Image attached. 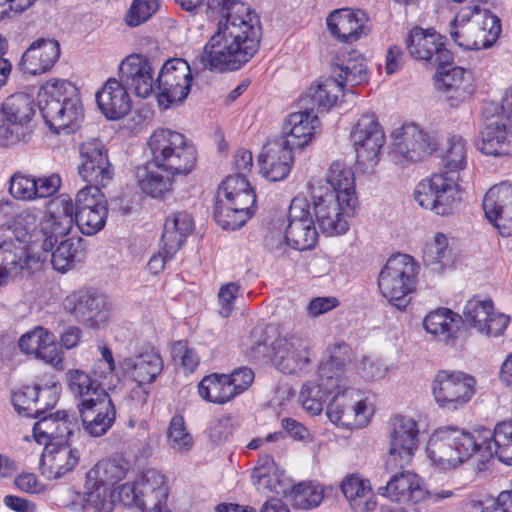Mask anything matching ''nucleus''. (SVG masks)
<instances>
[{"mask_svg": "<svg viewBox=\"0 0 512 512\" xmlns=\"http://www.w3.org/2000/svg\"><path fill=\"white\" fill-rule=\"evenodd\" d=\"M232 12L220 16L217 31L197 57L203 69L225 72L245 65L257 52L261 39L257 15L245 3H235Z\"/></svg>", "mask_w": 512, "mask_h": 512, "instance_id": "obj_1", "label": "nucleus"}, {"mask_svg": "<svg viewBox=\"0 0 512 512\" xmlns=\"http://www.w3.org/2000/svg\"><path fill=\"white\" fill-rule=\"evenodd\" d=\"M70 204L65 200H53L47 212L26 209L16 214L13 202H0V227L12 230L15 237L10 240L15 246H40L44 251L51 250V234L63 233L70 225L67 213Z\"/></svg>", "mask_w": 512, "mask_h": 512, "instance_id": "obj_2", "label": "nucleus"}, {"mask_svg": "<svg viewBox=\"0 0 512 512\" xmlns=\"http://www.w3.org/2000/svg\"><path fill=\"white\" fill-rule=\"evenodd\" d=\"M38 106L46 125L57 134L75 132L84 119L80 98L67 80L47 81L38 93Z\"/></svg>", "mask_w": 512, "mask_h": 512, "instance_id": "obj_3", "label": "nucleus"}, {"mask_svg": "<svg viewBox=\"0 0 512 512\" xmlns=\"http://www.w3.org/2000/svg\"><path fill=\"white\" fill-rule=\"evenodd\" d=\"M256 195L248 180L241 175H230L216 193L214 218L223 229L242 227L254 214Z\"/></svg>", "mask_w": 512, "mask_h": 512, "instance_id": "obj_4", "label": "nucleus"}, {"mask_svg": "<svg viewBox=\"0 0 512 512\" xmlns=\"http://www.w3.org/2000/svg\"><path fill=\"white\" fill-rule=\"evenodd\" d=\"M152 163L171 175H188L196 167L197 150L192 141L180 132L159 128L148 140Z\"/></svg>", "mask_w": 512, "mask_h": 512, "instance_id": "obj_5", "label": "nucleus"}, {"mask_svg": "<svg viewBox=\"0 0 512 512\" xmlns=\"http://www.w3.org/2000/svg\"><path fill=\"white\" fill-rule=\"evenodd\" d=\"M55 200H65L70 204L67 218H70V225L63 233L51 234V248L61 238L66 237L72 230L74 224L77 225L79 231L86 235L92 236L101 231L108 215L107 201L101 189L97 187H84L80 189L76 195V203L74 204L69 196L61 195Z\"/></svg>", "mask_w": 512, "mask_h": 512, "instance_id": "obj_6", "label": "nucleus"}, {"mask_svg": "<svg viewBox=\"0 0 512 512\" xmlns=\"http://www.w3.org/2000/svg\"><path fill=\"white\" fill-rule=\"evenodd\" d=\"M500 33V19L487 10L473 12L470 8L462 9L450 23L452 40L467 50L491 47Z\"/></svg>", "mask_w": 512, "mask_h": 512, "instance_id": "obj_7", "label": "nucleus"}, {"mask_svg": "<svg viewBox=\"0 0 512 512\" xmlns=\"http://www.w3.org/2000/svg\"><path fill=\"white\" fill-rule=\"evenodd\" d=\"M418 265L408 254H396L387 260L378 276L380 293L393 306L404 310L409 294L415 289Z\"/></svg>", "mask_w": 512, "mask_h": 512, "instance_id": "obj_8", "label": "nucleus"}, {"mask_svg": "<svg viewBox=\"0 0 512 512\" xmlns=\"http://www.w3.org/2000/svg\"><path fill=\"white\" fill-rule=\"evenodd\" d=\"M458 180V177L454 178L447 173H434L417 184L414 199L422 208L437 215H452L462 201Z\"/></svg>", "mask_w": 512, "mask_h": 512, "instance_id": "obj_9", "label": "nucleus"}, {"mask_svg": "<svg viewBox=\"0 0 512 512\" xmlns=\"http://www.w3.org/2000/svg\"><path fill=\"white\" fill-rule=\"evenodd\" d=\"M431 388L435 402L441 409L456 411L467 405L475 395L476 380L464 372L440 370Z\"/></svg>", "mask_w": 512, "mask_h": 512, "instance_id": "obj_10", "label": "nucleus"}, {"mask_svg": "<svg viewBox=\"0 0 512 512\" xmlns=\"http://www.w3.org/2000/svg\"><path fill=\"white\" fill-rule=\"evenodd\" d=\"M351 141L356 152V165L364 173L373 172L385 143L383 129L375 114L362 115L351 131Z\"/></svg>", "mask_w": 512, "mask_h": 512, "instance_id": "obj_11", "label": "nucleus"}, {"mask_svg": "<svg viewBox=\"0 0 512 512\" xmlns=\"http://www.w3.org/2000/svg\"><path fill=\"white\" fill-rule=\"evenodd\" d=\"M33 114V104L26 95L8 97L0 105V146H10L25 140Z\"/></svg>", "mask_w": 512, "mask_h": 512, "instance_id": "obj_12", "label": "nucleus"}, {"mask_svg": "<svg viewBox=\"0 0 512 512\" xmlns=\"http://www.w3.org/2000/svg\"><path fill=\"white\" fill-rule=\"evenodd\" d=\"M191 69L186 60L173 58L167 60L156 80L157 99L160 106L167 109L182 103L191 87Z\"/></svg>", "mask_w": 512, "mask_h": 512, "instance_id": "obj_13", "label": "nucleus"}, {"mask_svg": "<svg viewBox=\"0 0 512 512\" xmlns=\"http://www.w3.org/2000/svg\"><path fill=\"white\" fill-rule=\"evenodd\" d=\"M62 306L78 322L93 329L105 324L110 317L108 298L91 290L81 289L70 293L64 298Z\"/></svg>", "mask_w": 512, "mask_h": 512, "instance_id": "obj_14", "label": "nucleus"}, {"mask_svg": "<svg viewBox=\"0 0 512 512\" xmlns=\"http://www.w3.org/2000/svg\"><path fill=\"white\" fill-rule=\"evenodd\" d=\"M409 55L427 65H450L453 55L446 48L445 38L434 29L413 28L406 39Z\"/></svg>", "mask_w": 512, "mask_h": 512, "instance_id": "obj_15", "label": "nucleus"}, {"mask_svg": "<svg viewBox=\"0 0 512 512\" xmlns=\"http://www.w3.org/2000/svg\"><path fill=\"white\" fill-rule=\"evenodd\" d=\"M80 164L78 174L87 187H106L113 179V167L108 159L104 144L98 139H90L79 149Z\"/></svg>", "mask_w": 512, "mask_h": 512, "instance_id": "obj_16", "label": "nucleus"}, {"mask_svg": "<svg viewBox=\"0 0 512 512\" xmlns=\"http://www.w3.org/2000/svg\"><path fill=\"white\" fill-rule=\"evenodd\" d=\"M346 197L335 192L314 195V212L318 226L326 236L344 234L348 230L347 218L354 214L357 203L346 209Z\"/></svg>", "mask_w": 512, "mask_h": 512, "instance_id": "obj_17", "label": "nucleus"}, {"mask_svg": "<svg viewBox=\"0 0 512 512\" xmlns=\"http://www.w3.org/2000/svg\"><path fill=\"white\" fill-rule=\"evenodd\" d=\"M287 219L286 243L300 251L313 248L317 242V231L306 199L294 198L291 201Z\"/></svg>", "mask_w": 512, "mask_h": 512, "instance_id": "obj_18", "label": "nucleus"}, {"mask_svg": "<svg viewBox=\"0 0 512 512\" xmlns=\"http://www.w3.org/2000/svg\"><path fill=\"white\" fill-rule=\"evenodd\" d=\"M272 362L284 374H299L311 366L308 343L299 336L280 337L272 344Z\"/></svg>", "mask_w": 512, "mask_h": 512, "instance_id": "obj_19", "label": "nucleus"}, {"mask_svg": "<svg viewBox=\"0 0 512 512\" xmlns=\"http://www.w3.org/2000/svg\"><path fill=\"white\" fill-rule=\"evenodd\" d=\"M331 73L346 92L368 84L370 71L365 57L354 49L343 48L334 53L331 59Z\"/></svg>", "mask_w": 512, "mask_h": 512, "instance_id": "obj_20", "label": "nucleus"}, {"mask_svg": "<svg viewBox=\"0 0 512 512\" xmlns=\"http://www.w3.org/2000/svg\"><path fill=\"white\" fill-rule=\"evenodd\" d=\"M80 240L75 243L72 239L61 237L49 251H44L40 246L32 249L31 246H16V248H23L25 255L23 259H27V265L22 267L21 272L24 270L31 271L36 269L41 262L50 257L53 268L59 272H66L71 269L76 261L79 253Z\"/></svg>", "mask_w": 512, "mask_h": 512, "instance_id": "obj_21", "label": "nucleus"}, {"mask_svg": "<svg viewBox=\"0 0 512 512\" xmlns=\"http://www.w3.org/2000/svg\"><path fill=\"white\" fill-rule=\"evenodd\" d=\"M447 65L437 66L434 75L435 89L441 92L453 107L467 101L474 93L472 73L462 67L445 69Z\"/></svg>", "mask_w": 512, "mask_h": 512, "instance_id": "obj_22", "label": "nucleus"}, {"mask_svg": "<svg viewBox=\"0 0 512 512\" xmlns=\"http://www.w3.org/2000/svg\"><path fill=\"white\" fill-rule=\"evenodd\" d=\"M464 318L468 325L487 336L497 337L507 328L510 318L494 311L490 299L474 297L464 307Z\"/></svg>", "mask_w": 512, "mask_h": 512, "instance_id": "obj_23", "label": "nucleus"}, {"mask_svg": "<svg viewBox=\"0 0 512 512\" xmlns=\"http://www.w3.org/2000/svg\"><path fill=\"white\" fill-rule=\"evenodd\" d=\"M487 220L503 236L512 234V184L501 183L485 194L482 202Z\"/></svg>", "mask_w": 512, "mask_h": 512, "instance_id": "obj_24", "label": "nucleus"}, {"mask_svg": "<svg viewBox=\"0 0 512 512\" xmlns=\"http://www.w3.org/2000/svg\"><path fill=\"white\" fill-rule=\"evenodd\" d=\"M393 151L408 161H419L437 148L434 138L415 124H406L392 132Z\"/></svg>", "mask_w": 512, "mask_h": 512, "instance_id": "obj_25", "label": "nucleus"}, {"mask_svg": "<svg viewBox=\"0 0 512 512\" xmlns=\"http://www.w3.org/2000/svg\"><path fill=\"white\" fill-rule=\"evenodd\" d=\"M119 81L141 98L150 96L156 84L151 63L138 54H131L121 62Z\"/></svg>", "mask_w": 512, "mask_h": 512, "instance_id": "obj_26", "label": "nucleus"}, {"mask_svg": "<svg viewBox=\"0 0 512 512\" xmlns=\"http://www.w3.org/2000/svg\"><path fill=\"white\" fill-rule=\"evenodd\" d=\"M129 469V463L122 457L99 461L87 473V484L93 488V491L89 492V500H98L102 496H107L111 487L122 480Z\"/></svg>", "mask_w": 512, "mask_h": 512, "instance_id": "obj_27", "label": "nucleus"}, {"mask_svg": "<svg viewBox=\"0 0 512 512\" xmlns=\"http://www.w3.org/2000/svg\"><path fill=\"white\" fill-rule=\"evenodd\" d=\"M378 493L393 502L413 504L424 501L429 495L423 480L409 471L393 475L385 486L378 488Z\"/></svg>", "mask_w": 512, "mask_h": 512, "instance_id": "obj_28", "label": "nucleus"}, {"mask_svg": "<svg viewBox=\"0 0 512 512\" xmlns=\"http://www.w3.org/2000/svg\"><path fill=\"white\" fill-rule=\"evenodd\" d=\"M19 348L26 354H34L57 370L63 369V354L57 347L55 335L43 328L36 327L19 339Z\"/></svg>", "mask_w": 512, "mask_h": 512, "instance_id": "obj_29", "label": "nucleus"}, {"mask_svg": "<svg viewBox=\"0 0 512 512\" xmlns=\"http://www.w3.org/2000/svg\"><path fill=\"white\" fill-rule=\"evenodd\" d=\"M330 33L343 42H354L369 33L367 14L362 10L338 9L326 19Z\"/></svg>", "mask_w": 512, "mask_h": 512, "instance_id": "obj_30", "label": "nucleus"}, {"mask_svg": "<svg viewBox=\"0 0 512 512\" xmlns=\"http://www.w3.org/2000/svg\"><path fill=\"white\" fill-rule=\"evenodd\" d=\"M303 107L304 111L295 112L288 116L283 127L285 136L276 139L293 151L302 149L310 143L315 129L319 125L317 115L309 109L308 105Z\"/></svg>", "mask_w": 512, "mask_h": 512, "instance_id": "obj_31", "label": "nucleus"}, {"mask_svg": "<svg viewBox=\"0 0 512 512\" xmlns=\"http://www.w3.org/2000/svg\"><path fill=\"white\" fill-rule=\"evenodd\" d=\"M291 479L274 462L268 454L260 455L252 473V483L264 494L287 496L291 488Z\"/></svg>", "mask_w": 512, "mask_h": 512, "instance_id": "obj_32", "label": "nucleus"}, {"mask_svg": "<svg viewBox=\"0 0 512 512\" xmlns=\"http://www.w3.org/2000/svg\"><path fill=\"white\" fill-rule=\"evenodd\" d=\"M59 57V42L54 39L40 38L25 50L19 66L24 73L38 75L50 70Z\"/></svg>", "mask_w": 512, "mask_h": 512, "instance_id": "obj_33", "label": "nucleus"}, {"mask_svg": "<svg viewBox=\"0 0 512 512\" xmlns=\"http://www.w3.org/2000/svg\"><path fill=\"white\" fill-rule=\"evenodd\" d=\"M162 357L153 349L146 350L120 362L123 375L135 383L152 384L162 373Z\"/></svg>", "mask_w": 512, "mask_h": 512, "instance_id": "obj_34", "label": "nucleus"}, {"mask_svg": "<svg viewBox=\"0 0 512 512\" xmlns=\"http://www.w3.org/2000/svg\"><path fill=\"white\" fill-rule=\"evenodd\" d=\"M293 164V150L277 140L268 141L259 156L262 175L269 181L285 179Z\"/></svg>", "mask_w": 512, "mask_h": 512, "instance_id": "obj_35", "label": "nucleus"}, {"mask_svg": "<svg viewBox=\"0 0 512 512\" xmlns=\"http://www.w3.org/2000/svg\"><path fill=\"white\" fill-rule=\"evenodd\" d=\"M128 89L118 79L109 78L96 93L99 109L109 120H118L131 110L132 101Z\"/></svg>", "mask_w": 512, "mask_h": 512, "instance_id": "obj_36", "label": "nucleus"}, {"mask_svg": "<svg viewBox=\"0 0 512 512\" xmlns=\"http://www.w3.org/2000/svg\"><path fill=\"white\" fill-rule=\"evenodd\" d=\"M463 327L462 317L448 308H438L430 312L423 320L425 331L448 345L455 344Z\"/></svg>", "mask_w": 512, "mask_h": 512, "instance_id": "obj_37", "label": "nucleus"}, {"mask_svg": "<svg viewBox=\"0 0 512 512\" xmlns=\"http://www.w3.org/2000/svg\"><path fill=\"white\" fill-rule=\"evenodd\" d=\"M341 492L354 512H371L377 502L370 481L359 473L344 477L340 484Z\"/></svg>", "mask_w": 512, "mask_h": 512, "instance_id": "obj_38", "label": "nucleus"}, {"mask_svg": "<svg viewBox=\"0 0 512 512\" xmlns=\"http://www.w3.org/2000/svg\"><path fill=\"white\" fill-rule=\"evenodd\" d=\"M351 362V348L345 342H336L326 349L325 359L318 367V377L329 383H335L344 387L343 374L345 367Z\"/></svg>", "mask_w": 512, "mask_h": 512, "instance_id": "obj_39", "label": "nucleus"}, {"mask_svg": "<svg viewBox=\"0 0 512 512\" xmlns=\"http://www.w3.org/2000/svg\"><path fill=\"white\" fill-rule=\"evenodd\" d=\"M345 93L343 86L331 74L330 77L312 84L300 102L302 106L308 105L312 111L314 109L329 110L338 103L339 96H344Z\"/></svg>", "mask_w": 512, "mask_h": 512, "instance_id": "obj_40", "label": "nucleus"}, {"mask_svg": "<svg viewBox=\"0 0 512 512\" xmlns=\"http://www.w3.org/2000/svg\"><path fill=\"white\" fill-rule=\"evenodd\" d=\"M79 412L85 430L94 437L106 433L115 420V408L109 395L80 408Z\"/></svg>", "mask_w": 512, "mask_h": 512, "instance_id": "obj_41", "label": "nucleus"}, {"mask_svg": "<svg viewBox=\"0 0 512 512\" xmlns=\"http://www.w3.org/2000/svg\"><path fill=\"white\" fill-rule=\"evenodd\" d=\"M479 149L490 156H512V123H489L482 131Z\"/></svg>", "mask_w": 512, "mask_h": 512, "instance_id": "obj_42", "label": "nucleus"}, {"mask_svg": "<svg viewBox=\"0 0 512 512\" xmlns=\"http://www.w3.org/2000/svg\"><path fill=\"white\" fill-rule=\"evenodd\" d=\"M386 438L390 448H417L421 443L418 423L400 414L392 416L387 422Z\"/></svg>", "mask_w": 512, "mask_h": 512, "instance_id": "obj_43", "label": "nucleus"}, {"mask_svg": "<svg viewBox=\"0 0 512 512\" xmlns=\"http://www.w3.org/2000/svg\"><path fill=\"white\" fill-rule=\"evenodd\" d=\"M66 376L69 390L79 399V409L108 396L99 381L92 379L89 374L82 370H69Z\"/></svg>", "mask_w": 512, "mask_h": 512, "instance_id": "obj_44", "label": "nucleus"}, {"mask_svg": "<svg viewBox=\"0 0 512 512\" xmlns=\"http://www.w3.org/2000/svg\"><path fill=\"white\" fill-rule=\"evenodd\" d=\"M79 460V450H43L40 472L47 479H59L71 472Z\"/></svg>", "mask_w": 512, "mask_h": 512, "instance_id": "obj_45", "label": "nucleus"}, {"mask_svg": "<svg viewBox=\"0 0 512 512\" xmlns=\"http://www.w3.org/2000/svg\"><path fill=\"white\" fill-rule=\"evenodd\" d=\"M193 229L194 221L189 213L186 211L173 213L165 220L161 242L170 248L169 253H176Z\"/></svg>", "mask_w": 512, "mask_h": 512, "instance_id": "obj_46", "label": "nucleus"}, {"mask_svg": "<svg viewBox=\"0 0 512 512\" xmlns=\"http://www.w3.org/2000/svg\"><path fill=\"white\" fill-rule=\"evenodd\" d=\"M139 494L143 498L144 507L159 501H167L169 494L168 478L155 468L146 469L137 477Z\"/></svg>", "mask_w": 512, "mask_h": 512, "instance_id": "obj_47", "label": "nucleus"}, {"mask_svg": "<svg viewBox=\"0 0 512 512\" xmlns=\"http://www.w3.org/2000/svg\"><path fill=\"white\" fill-rule=\"evenodd\" d=\"M327 183L331 189L326 192H335L340 197H346V209L350 210L357 203L355 196V179L351 168L342 161H334L327 173Z\"/></svg>", "mask_w": 512, "mask_h": 512, "instance_id": "obj_48", "label": "nucleus"}, {"mask_svg": "<svg viewBox=\"0 0 512 512\" xmlns=\"http://www.w3.org/2000/svg\"><path fill=\"white\" fill-rule=\"evenodd\" d=\"M340 385L329 383L325 379L318 377L315 381H308L301 389L299 399L303 408L312 415H318L322 412L324 403L328 395L336 389H341Z\"/></svg>", "mask_w": 512, "mask_h": 512, "instance_id": "obj_49", "label": "nucleus"}, {"mask_svg": "<svg viewBox=\"0 0 512 512\" xmlns=\"http://www.w3.org/2000/svg\"><path fill=\"white\" fill-rule=\"evenodd\" d=\"M226 374L212 373L203 377L198 385L202 399L215 404H225L235 398Z\"/></svg>", "mask_w": 512, "mask_h": 512, "instance_id": "obj_50", "label": "nucleus"}, {"mask_svg": "<svg viewBox=\"0 0 512 512\" xmlns=\"http://www.w3.org/2000/svg\"><path fill=\"white\" fill-rule=\"evenodd\" d=\"M139 486L137 480L134 482H127L118 486L115 490L108 492L107 496H102L98 500L95 499L93 502L95 506L105 512H110L113 507V503L118 500L124 506L138 507L144 511L143 498L139 494Z\"/></svg>", "mask_w": 512, "mask_h": 512, "instance_id": "obj_51", "label": "nucleus"}, {"mask_svg": "<svg viewBox=\"0 0 512 512\" xmlns=\"http://www.w3.org/2000/svg\"><path fill=\"white\" fill-rule=\"evenodd\" d=\"M24 255L25 250L16 248L11 241L0 243V286L21 273L22 267L27 265Z\"/></svg>", "mask_w": 512, "mask_h": 512, "instance_id": "obj_52", "label": "nucleus"}, {"mask_svg": "<svg viewBox=\"0 0 512 512\" xmlns=\"http://www.w3.org/2000/svg\"><path fill=\"white\" fill-rule=\"evenodd\" d=\"M160 170L158 168L157 170L145 169L143 174L138 172V181L140 188L145 194L152 198L163 199L171 193L174 182L173 177L175 175L169 173L163 175V171Z\"/></svg>", "mask_w": 512, "mask_h": 512, "instance_id": "obj_53", "label": "nucleus"}, {"mask_svg": "<svg viewBox=\"0 0 512 512\" xmlns=\"http://www.w3.org/2000/svg\"><path fill=\"white\" fill-rule=\"evenodd\" d=\"M295 509L309 510L318 507L323 500V489L312 482L291 483L288 494Z\"/></svg>", "mask_w": 512, "mask_h": 512, "instance_id": "obj_54", "label": "nucleus"}, {"mask_svg": "<svg viewBox=\"0 0 512 512\" xmlns=\"http://www.w3.org/2000/svg\"><path fill=\"white\" fill-rule=\"evenodd\" d=\"M443 166L446 169L444 173H454L463 170L467 165V145L465 140L458 135H453L447 139V143L442 155Z\"/></svg>", "mask_w": 512, "mask_h": 512, "instance_id": "obj_55", "label": "nucleus"}, {"mask_svg": "<svg viewBox=\"0 0 512 512\" xmlns=\"http://www.w3.org/2000/svg\"><path fill=\"white\" fill-rule=\"evenodd\" d=\"M468 431L454 426H445L436 429L429 437L428 446H443L446 448H466L469 442Z\"/></svg>", "mask_w": 512, "mask_h": 512, "instance_id": "obj_56", "label": "nucleus"}, {"mask_svg": "<svg viewBox=\"0 0 512 512\" xmlns=\"http://www.w3.org/2000/svg\"><path fill=\"white\" fill-rule=\"evenodd\" d=\"M340 391L341 396H347V404L344 405L345 418L348 419L349 425L353 424V421L357 424H362L366 421L369 416V409L366 405L363 395L359 390L352 388L342 387Z\"/></svg>", "mask_w": 512, "mask_h": 512, "instance_id": "obj_57", "label": "nucleus"}, {"mask_svg": "<svg viewBox=\"0 0 512 512\" xmlns=\"http://www.w3.org/2000/svg\"><path fill=\"white\" fill-rule=\"evenodd\" d=\"M429 452L432 465L439 471H450L457 468L465 461L477 462V452L481 450H473L474 454H467L465 457L462 455V450H444L443 455H438L435 450H427Z\"/></svg>", "mask_w": 512, "mask_h": 512, "instance_id": "obj_58", "label": "nucleus"}, {"mask_svg": "<svg viewBox=\"0 0 512 512\" xmlns=\"http://www.w3.org/2000/svg\"><path fill=\"white\" fill-rule=\"evenodd\" d=\"M61 417L58 422L57 434L52 436L49 446L54 448H63L73 443V438L80 434V429L76 419L70 418L66 411L60 412Z\"/></svg>", "mask_w": 512, "mask_h": 512, "instance_id": "obj_59", "label": "nucleus"}, {"mask_svg": "<svg viewBox=\"0 0 512 512\" xmlns=\"http://www.w3.org/2000/svg\"><path fill=\"white\" fill-rule=\"evenodd\" d=\"M450 256L449 240L443 233H436L431 243L427 244L423 260L427 266L444 265V261Z\"/></svg>", "mask_w": 512, "mask_h": 512, "instance_id": "obj_60", "label": "nucleus"}, {"mask_svg": "<svg viewBox=\"0 0 512 512\" xmlns=\"http://www.w3.org/2000/svg\"><path fill=\"white\" fill-rule=\"evenodd\" d=\"M35 185V177L16 172L10 177L9 193L14 199L31 201L36 199Z\"/></svg>", "mask_w": 512, "mask_h": 512, "instance_id": "obj_61", "label": "nucleus"}, {"mask_svg": "<svg viewBox=\"0 0 512 512\" xmlns=\"http://www.w3.org/2000/svg\"><path fill=\"white\" fill-rule=\"evenodd\" d=\"M61 411L48 416L42 415L37 417L39 420L33 426V438L38 445H43L48 448L51 443V438L55 433L57 434L58 422L60 420Z\"/></svg>", "mask_w": 512, "mask_h": 512, "instance_id": "obj_62", "label": "nucleus"}, {"mask_svg": "<svg viewBox=\"0 0 512 512\" xmlns=\"http://www.w3.org/2000/svg\"><path fill=\"white\" fill-rule=\"evenodd\" d=\"M169 443L177 448H189L194 445V437L187 430L185 420L181 415H174L168 426Z\"/></svg>", "mask_w": 512, "mask_h": 512, "instance_id": "obj_63", "label": "nucleus"}, {"mask_svg": "<svg viewBox=\"0 0 512 512\" xmlns=\"http://www.w3.org/2000/svg\"><path fill=\"white\" fill-rule=\"evenodd\" d=\"M160 0H133L126 15L129 26H138L147 21L159 8Z\"/></svg>", "mask_w": 512, "mask_h": 512, "instance_id": "obj_64", "label": "nucleus"}]
</instances>
